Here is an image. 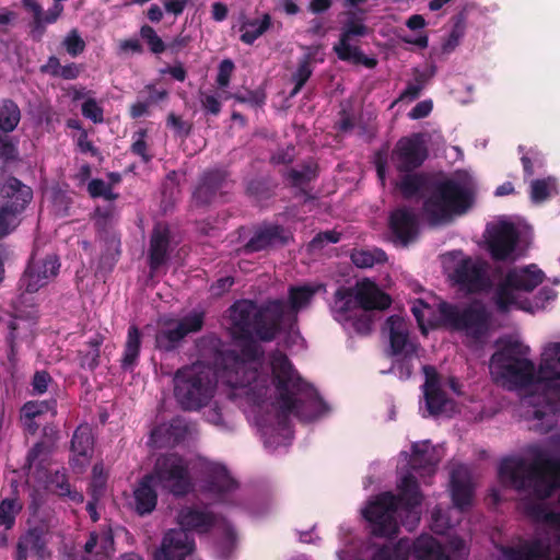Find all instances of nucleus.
<instances>
[{
  "instance_id": "1",
  "label": "nucleus",
  "mask_w": 560,
  "mask_h": 560,
  "mask_svg": "<svg viewBox=\"0 0 560 560\" xmlns=\"http://www.w3.org/2000/svg\"><path fill=\"white\" fill-rule=\"evenodd\" d=\"M224 380L235 394L256 407V421L266 448L276 451L292 440L289 416L314 421L326 415L328 408L315 389L304 383L288 357L271 352L266 362L254 360L235 362L225 371Z\"/></svg>"
},
{
  "instance_id": "2",
  "label": "nucleus",
  "mask_w": 560,
  "mask_h": 560,
  "mask_svg": "<svg viewBox=\"0 0 560 560\" xmlns=\"http://www.w3.org/2000/svg\"><path fill=\"white\" fill-rule=\"evenodd\" d=\"M319 288L291 287L288 303L272 300L257 306L248 300L238 301L229 310L226 327L234 339H242L245 342H253V337L272 340L280 329L293 327L296 314L310 305Z\"/></svg>"
},
{
  "instance_id": "3",
  "label": "nucleus",
  "mask_w": 560,
  "mask_h": 560,
  "mask_svg": "<svg viewBox=\"0 0 560 560\" xmlns=\"http://www.w3.org/2000/svg\"><path fill=\"white\" fill-rule=\"evenodd\" d=\"M194 469L202 474L201 491L206 498L219 503H236L237 483L223 465L206 458H198L192 463L176 453H167L156 458L153 471L149 476H152L155 485L162 489L180 497L192 489Z\"/></svg>"
},
{
  "instance_id": "4",
  "label": "nucleus",
  "mask_w": 560,
  "mask_h": 560,
  "mask_svg": "<svg viewBox=\"0 0 560 560\" xmlns=\"http://www.w3.org/2000/svg\"><path fill=\"white\" fill-rule=\"evenodd\" d=\"M240 340V353L236 349L221 352L217 358V369L213 370L205 362L198 361L189 366L179 369L174 376V396L177 402L186 410H199L213 398L217 383L220 381L230 388L231 397L248 400L235 394V388L224 378V373L235 362L260 360L258 347L255 342Z\"/></svg>"
},
{
  "instance_id": "5",
  "label": "nucleus",
  "mask_w": 560,
  "mask_h": 560,
  "mask_svg": "<svg viewBox=\"0 0 560 560\" xmlns=\"http://www.w3.org/2000/svg\"><path fill=\"white\" fill-rule=\"evenodd\" d=\"M527 460L521 456L501 460L500 481L516 491H525L538 500L549 499L560 488V458L535 444L529 445Z\"/></svg>"
},
{
  "instance_id": "6",
  "label": "nucleus",
  "mask_w": 560,
  "mask_h": 560,
  "mask_svg": "<svg viewBox=\"0 0 560 560\" xmlns=\"http://www.w3.org/2000/svg\"><path fill=\"white\" fill-rule=\"evenodd\" d=\"M180 528L168 530L162 541L161 548L155 552L154 560H184L192 552L195 544L189 530L206 533L214 529L222 535L220 542L221 556L228 555L235 541V533L225 520H219L206 509L186 506L177 516Z\"/></svg>"
},
{
  "instance_id": "7",
  "label": "nucleus",
  "mask_w": 560,
  "mask_h": 560,
  "mask_svg": "<svg viewBox=\"0 0 560 560\" xmlns=\"http://www.w3.org/2000/svg\"><path fill=\"white\" fill-rule=\"evenodd\" d=\"M422 493L419 482L412 474L405 475L398 485V494L381 493L375 501L363 510V517L370 523L371 533L377 537H392L398 533L396 514L402 510L415 521L420 517L416 509L421 505Z\"/></svg>"
},
{
  "instance_id": "8",
  "label": "nucleus",
  "mask_w": 560,
  "mask_h": 560,
  "mask_svg": "<svg viewBox=\"0 0 560 560\" xmlns=\"http://www.w3.org/2000/svg\"><path fill=\"white\" fill-rule=\"evenodd\" d=\"M530 349L514 337L501 339L500 348L491 355L490 369L499 378L525 388L538 378L534 362L528 358Z\"/></svg>"
},
{
  "instance_id": "9",
  "label": "nucleus",
  "mask_w": 560,
  "mask_h": 560,
  "mask_svg": "<svg viewBox=\"0 0 560 560\" xmlns=\"http://www.w3.org/2000/svg\"><path fill=\"white\" fill-rule=\"evenodd\" d=\"M474 202L472 190L454 180L438 183L423 201L422 211L431 225H440L452 220L454 214L465 213Z\"/></svg>"
},
{
  "instance_id": "10",
  "label": "nucleus",
  "mask_w": 560,
  "mask_h": 560,
  "mask_svg": "<svg viewBox=\"0 0 560 560\" xmlns=\"http://www.w3.org/2000/svg\"><path fill=\"white\" fill-rule=\"evenodd\" d=\"M438 310L446 326L475 340L483 338L489 331L491 314L481 301H474L464 307L441 302Z\"/></svg>"
},
{
  "instance_id": "11",
  "label": "nucleus",
  "mask_w": 560,
  "mask_h": 560,
  "mask_svg": "<svg viewBox=\"0 0 560 560\" xmlns=\"http://www.w3.org/2000/svg\"><path fill=\"white\" fill-rule=\"evenodd\" d=\"M452 284L466 294H479L491 285L489 265L478 257L465 256L455 262L450 273Z\"/></svg>"
},
{
  "instance_id": "12",
  "label": "nucleus",
  "mask_w": 560,
  "mask_h": 560,
  "mask_svg": "<svg viewBox=\"0 0 560 560\" xmlns=\"http://www.w3.org/2000/svg\"><path fill=\"white\" fill-rule=\"evenodd\" d=\"M0 195L9 199L8 203L0 208V237H3L19 224L18 214L31 201L32 190L19 179L10 177L0 187Z\"/></svg>"
},
{
  "instance_id": "13",
  "label": "nucleus",
  "mask_w": 560,
  "mask_h": 560,
  "mask_svg": "<svg viewBox=\"0 0 560 560\" xmlns=\"http://www.w3.org/2000/svg\"><path fill=\"white\" fill-rule=\"evenodd\" d=\"M427 158L428 150L420 133L400 138L390 154L392 163L400 173L417 170Z\"/></svg>"
},
{
  "instance_id": "14",
  "label": "nucleus",
  "mask_w": 560,
  "mask_h": 560,
  "mask_svg": "<svg viewBox=\"0 0 560 560\" xmlns=\"http://www.w3.org/2000/svg\"><path fill=\"white\" fill-rule=\"evenodd\" d=\"M203 325V313L194 311L180 319H171L156 334V347L173 350L189 334L197 332Z\"/></svg>"
},
{
  "instance_id": "15",
  "label": "nucleus",
  "mask_w": 560,
  "mask_h": 560,
  "mask_svg": "<svg viewBox=\"0 0 560 560\" xmlns=\"http://www.w3.org/2000/svg\"><path fill=\"white\" fill-rule=\"evenodd\" d=\"M451 552L431 535H421L411 542V555L417 560H466L465 542L460 538L451 541Z\"/></svg>"
},
{
  "instance_id": "16",
  "label": "nucleus",
  "mask_w": 560,
  "mask_h": 560,
  "mask_svg": "<svg viewBox=\"0 0 560 560\" xmlns=\"http://www.w3.org/2000/svg\"><path fill=\"white\" fill-rule=\"evenodd\" d=\"M520 241V232L512 222L502 221L489 231L488 250L495 261L514 259L513 254Z\"/></svg>"
},
{
  "instance_id": "17",
  "label": "nucleus",
  "mask_w": 560,
  "mask_h": 560,
  "mask_svg": "<svg viewBox=\"0 0 560 560\" xmlns=\"http://www.w3.org/2000/svg\"><path fill=\"white\" fill-rule=\"evenodd\" d=\"M59 267L58 258L54 255L44 258L34 255L20 280L21 287L30 293L37 292L56 277Z\"/></svg>"
},
{
  "instance_id": "18",
  "label": "nucleus",
  "mask_w": 560,
  "mask_h": 560,
  "mask_svg": "<svg viewBox=\"0 0 560 560\" xmlns=\"http://www.w3.org/2000/svg\"><path fill=\"white\" fill-rule=\"evenodd\" d=\"M383 332L387 334L392 355L412 358L417 346L410 340L407 322L399 315H390L384 323Z\"/></svg>"
},
{
  "instance_id": "19",
  "label": "nucleus",
  "mask_w": 560,
  "mask_h": 560,
  "mask_svg": "<svg viewBox=\"0 0 560 560\" xmlns=\"http://www.w3.org/2000/svg\"><path fill=\"white\" fill-rule=\"evenodd\" d=\"M389 229L394 236V242L407 246L418 236V218L411 209L398 208L389 215Z\"/></svg>"
},
{
  "instance_id": "20",
  "label": "nucleus",
  "mask_w": 560,
  "mask_h": 560,
  "mask_svg": "<svg viewBox=\"0 0 560 560\" xmlns=\"http://www.w3.org/2000/svg\"><path fill=\"white\" fill-rule=\"evenodd\" d=\"M352 298L362 311H384L392 304L389 294L382 291L375 282L364 279L352 288Z\"/></svg>"
},
{
  "instance_id": "21",
  "label": "nucleus",
  "mask_w": 560,
  "mask_h": 560,
  "mask_svg": "<svg viewBox=\"0 0 560 560\" xmlns=\"http://www.w3.org/2000/svg\"><path fill=\"white\" fill-rule=\"evenodd\" d=\"M425 382L423 384L425 406L431 416H439L447 402L445 392L440 386V376L432 365L422 368Z\"/></svg>"
},
{
  "instance_id": "22",
  "label": "nucleus",
  "mask_w": 560,
  "mask_h": 560,
  "mask_svg": "<svg viewBox=\"0 0 560 560\" xmlns=\"http://www.w3.org/2000/svg\"><path fill=\"white\" fill-rule=\"evenodd\" d=\"M451 495L455 508L460 511L471 505L474 488L468 470L459 466L451 472Z\"/></svg>"
},
{
  "instance_id": "23",
  "label": "nucleus",
  "mask_w": 560,
  "mask_h": 560,
  "mask_svg": "<svg viewBox=\"0 0 560 560\" xmlns=\"http://www.w3.org/2000/svg\"><path fill=\"white\" fill-rule=\"evenodd\" d=\"M546 387L552 401L533 411V419L539 421L537 430L544 434L550 432L557 423L556 415L560 411V381L547 384Z\"/></svg>"
},
{
  "instance_id": "24",
  "label": "nucleus",
  "mask_w": 560,
  "mask_h": 560,
  "mask_svg": "<svg viewBox=\"0 0 560 560\" xmlns=\"http://www.w3.org/2000/svg\"><path fill=\"white\" fill-rule=\"evenodd\" d=\"M498 550L502 560H545L549 553V547H545L541 539L525 541L517 547L501 545Z\"/></svg>"
},
{
  "instance_id": "25",
  "label": "nucleus",
  "mask_w": 560,
  "mask_h": 560,
  "mask_svg": "<svg viewBox=\"0 0 560 560\" xmlns=\"http://www.w3.org/2000/svg\"><path fill=\"white\" fill-rule=\"evenodd\" d=\"M190 428L184 419L176 418L170 423L156 427L151 433V442L155 446L176 444L190 434Z\"/></svg>"
},
{
  "instance_id": "26",
  "label": "nucleus",
  "mask_w": 560,
  "mask_h": 560,
  "mask_svg": "<svg viewBox=\"0 0 560 560\" xmlns=\"http://www.w3.org/2000/svg\"><path fill=\"white\" fill-rule=\"evenodd\" d=\"M411 455L408 465L411 470L433 474L440 462L435 448L430 441L416 442L411 446Z\"/></svg>"
},
{
  "instance_id": "27",
  "label": "nucleus",
  "mask_w": 560,
  "mask_h": 560,
  "mask_svg": "<svg viewBox=\"0 0 560 560\" xmlns=\"http://www.w3.org/2000/svg\"><path fill=\"white\" fill-rule=\"evenodd\" d=\"M505 277L506 283L511 284L515 291L532 292L542 283L545 273L536 265H529L521 269H512Z\"/></svg>"
},
{
  "instance_id": "28",
  "label": "nucleus",
  "mask_w": 560,
  "mask_h": 560,
  "mask_svg": "<svg viewBox=\"0 0 560 560\" xmlns=\"http://www.w3.org/2000/svg\"><path fill=\"white\" fill-rule=\"evenodd\" d=\"M537 373L538 380L546 385L560 381V342L545 347Z\"/></svg>"
},
{
  "instance_id": "29",
  "label": "nucleus",
  "mask_w": 560,
  "mask_h": 560,
  "mask_svg": "<svg viewBox=\"0 0 560 560\" xmlns=\"http://www.w3.org/2000/svg\"><path fill=\"white\" fill-rule=\"evenodd\" d=\"M30 556L38 560H45L49 556L46 541L36 530L27 532L18 542L15 560H26Z\"/></svg>"
},
{
  "instance_id": "30",
  "label": "nucleus",
  "mask_w": 560,
  "mask_h": 560,
  "mask_svg": "<svg viewBox=\"0 0 560 560\" xmlns=\"http://www.w3.org/2000/svg\"><path fill=\"white\" fill-rule=\"evenodd\" d=\"M288 240V235L284 230L278 225H269L260 228L255 235L246 244L245 252H259L267 248L270 245L277 243H284Z\"/></svg>"
},
{
  "instance_id": "31",
  "label": "nucleus",
  "mask_w": 560,
  "mask_h": 560,
  "mask_svg": "<svg viewBox=\"0 0 560 560\" xmlns=\"http://www.w3.org/2000/svg\"><path fill=\"white\" fill-rule=\"evenodd\" d=\"M168 229L164 225H156L153 230L150 242V268L152 271L158 270L167 257L168 248Z\"/></svg>"
},
{
  "instance_id": "32",
  "label": "nucleus",
  "mask_w": 560,
  "mask_h": 560,
  "mask_svg": "<svg viewBox=\"0 0 560 560\" xmlns=\"http://www.w3.org/2000/svg\"><path fill=\"white\" fill-rule=\"evenodd\" d=\"M153 483L155 481L152 479V476L147 475L133 491L136 511L140 515L151 513L156 506L158 495L152 488Z\"/></svg>"
},
{
  "instance_id": "33",
  "label": "nucleus",
  "mask_w": 560,
  "mask_h": 560,
  "mask_svg": "<svg viewBox=\"0 0 560 560\" xmlns=\"http://www.w3.org/2000/svg\"><path fill=\"white\" fill-rule=\"evenodd\" d=\"M55 411V401H28L21 409V421L30 433H35L39 428V419L45 413Z\"/></svg>"
},
{
  "instance_id": "34",
  "label": "nucleus",
  "mask_w": 560,
  "mask_h": 560,
  "mask_svg": "<svg viewBox=\"0 0 560 560\" xmlns=\"http://www.w3.org/2000/svg\"><path fill=\"white\" fill-rule=\"evenodd\" d=\"M411 555L409 538H400L396 542H385L377 546L371 560H408Z\"/></svg>"
},
{
  "instance_id": "35",
  "label": "nucleus",
  "mask_w": 560,
  "mask_h": 560,
  "mask_svg": "<svg viewBox=\"0 0 560 560\" xmlns=\"http://www.w3.org/2000/svg\"><path fill=\"white\" fill-rule=\"evenodd\" d=\"M85 552L91 556L90 560H106L114 552V539L109 530L100 534H92L84 546Z\"/></svg>"
},
{
  "instance_id": "36",
  "label": "nucleus",
  "mask_w": 560,
  "mask_h": 560,
  "mask_svg": "<svg viewBox=\"0 0 560 560\" xmlns=\"http://www.w3.org/2000/svg\"><path fill=\"white\" fill-rule=\"evenodd\" d=\"M436 73V67L431 65L425 70H420L419 68H415L412 70L413 80L407 82L405 90L400 93V101H415L417 100L422 90L427 86V84L431 81V79Z\"/></svg>"
},
{
  "instance_id": "37",
  "label": "nucleus",
  "mask_w": 560,
  "mask_h": 560,
  "mask_svg": "<svg viewBox=\"0 0 560 560\" xmlns=\"http://www.w3.org/2000/svg\"><path fill=\"white\" fill-rule=\"evenodd\" d=\"M225 184L224 173L221 171H213L207 173L199 186L194 192V198L199 203H208L214 197L217 190L221 189Z\"/></svg>"
},
{
  "instance_id": "38",
  "label": "nucleus",
  "mask_w": 560,
  "mask_h": 560,
  "mask_svg": "<svg viewBox=\"0 0 560 560\" xmlns=\"http://www.w3.org/2000/svg\"><path fill=\"white\" fill-rule=\"evenodd\" d=\"M72 452L75 454V462L84 465L92 453L93 433L88 424L80 425L72 438Z\"/></svg>"
},
{
  "instance_id": "39",
  "label": "nucleus",
  "mask_w": 560,
  "mask_h": 560,
  "mask_svg": "<svg viewBox=\"0 0 560 560\" xmlns=\"http://www.w3.org/2000/svg\"><path fill=\"white\" fill-rule=\"evenodd\" d=\"M140 346H141L140 331L136 326H130L128 329L124 355L121 359V366L124 370H132L135 368V365L138 363Z\"/></svg>"
},
{
  "instance_id": "40",
  "label": "nucleus",
  "mask_w": 560,
  "mask_h": 560,
  "mask_svg": "<svg viewBox=\"0 0 560 560\" xmlns=\"http://www.w3.org/2000/svg\"><path fill=\"white\" fill-rule=\"evenodd\" d=\"M331 313L334 318L345 327L350 322V290L346 287L336 291Z\"/></svg>"
},
{
  "instance_id": "41",
  "label": "nucleus",
  "mask_w": 560,
  "mask_h": 560,
  "mask_svg": "<svg viewBox=\"0 0 560 560\" xmlns=\"http://www.w3.org/2000/svg\"><path fill=\"white\" fill-rule=\"evenodd\" d=\"M387 260V255L383 249H352V265L358 268H372L376 264H383Z\"/></svg>"
},
{
  "instance_id": "42",
  "label": "nucleus",
  "mask_w": 560,
  "mask_h": 560,
  "mask_svg": "<svg viewBox=\"0 0 560 560\" xmlns=\"http://www.w3.org/2000/svg\"><path fill=\"white\" fill-rule=\"evenodd\" d=\"M557 194V180L553 177L535 179L530 184V198L535 203L544 202Z\"/></svg>"
},
{
  "instance_id": "43",
  "label": "nucleus",
  "mask_w": 560,
  "mask_h": 560,
  "mask_svg": "<svg viewBox=\"0 0 560 560\" xmlns=\"http://www.w3.org/2000/svg\"><path fill=\"white\" fill-rule=\"evenodd\" d=\"M21 118L18 105L10 101L3 100L0 102V129L4 132H10L15 129Z\"/></svg>"
},
{
  "instance_id": "44",
  "label": "nucleus",
  "mask_w": 560,
  "mask_h": 560,
  "mask_svg": "<svg viewBox=\"0 0 560 560\" xmlns=\"http://www.w3.org/2000/svg\"><path fill=\"white\" fill-rule=\"evenodd\" d=\"M62 11L63 5L58 2H55L46 12L42 9L39 18H36V23L32 27V36L39 40L45 33L46 25L55 23L61 15Z\"/></svg>"
},
{
  "instance_id": "45",
  "label": "nucleus",
  "mask_w": 560,
  "mask_h": 560,
  "mask_svg": "<svg viewBox=\"0 0 560 560\" xmlns=\"http://www.w3.org/2000/svg\"><path fill=\"white\" fill-rule=\"evenodd\" d=\"M270 26L269 15H265L262 20H255L246 22L242 27V42L253 44L259 36H261Z\"/></svg>"
},
{
  "instance_id": "46",
  "label": "nucleus",
  "mask_w": 560,
  "mask_h": 560,
  "mask_svg": "<svg viewBox=\"0 0 560 560\" xmlns=\"http://www.w3.org/2000/svg\"><path fill=\"white\" fill-rule=\"evenodd\" d=\"M528 514L536 521L560 528V512L549 510L540 503L528 506Z\"/></svg>"
},
{
  "instance_id": "47",
  "label": "nucleus",
  "mask_w": 560,
  "mask_h": 560,
  "mask_svg": "<svg viewBox=\"0 0 560 560\" xmlns=\"http://www.w3.org/2000/svg\"><path fill=\"white\" fill-rule=\"evenodd\" d=\"M513 291H515L514 288L506 283V277H504L503 281L499 283L493 296L494 303L500 312H508L510 306L514 304L515 296Z\"/></svg>"
},
{
  "instance_id": "48",
  "label": "nucleus",
  "mask_w": 560,
  "mask_h": 560,
  "mask_svg": "<svg viewBox=\"0 0 560 560\" xmlns=\"http://www.w3.org/2000/svg\"><path fill=\"white\" fill-rule=\"evenodd\" d=\"M101 343L102 339L100 337H95L91 339L86 350L79 351L80 364L82 368L93 370L98 364Z\"/></svg>"
},
{
  "instance_id": "49",
  "label": "nucleus",
  "mask_w": 560,
  "mask_h": 560,
  "mask_svg": "<svg viewBox=\"0 0 560 560\" xmlns=\"http://www.w3.org/2000/svg\"><path fill=\"white\" fill-rule=\"evenodd\" d=\"M424 184V179L419 174L406 173L398 185L402 196L407 199L416 196Z\"/></svg>"
},
{
  "instance_id": "50",
  "label": "nucleus",
  "mask_w": 560,
  "mask_h": 560,
  "mask_svg": "<svg viewBox=\"0 0 560 560\" xmlns=\"http://www.w3.org/2000/svg\"><path fill=\"white\" fill-rule=\"evenodd\" d=\"M49 486L60 495H70L73 501L82 502L83 495L78 492L71 493L70 485L63 472L56 471L49 479Z\"/></svg>"
},
{
  "instance_id": "51",
  "label": "nucleus",
  "mask_w": 560,
  "mask_h": 560,
  "mask_svg": "<svg viewBox=\"0 0 560 560\" xmlns=\"http://www.w3.org/2000/svg\"><path fill=\"white\" fill-rule=\"evenodd\" d=\"M62 47L71 57L81 55L85 49V42L78 30H71L61 42Z\"/></svg>"
},
{
  "instance_id": "52",
  "label": "nucleus",
  "mask_w": 560,
  "mask_h": 560,
  "mask_svg": "<svg viewBox=\"0 0 560 560\" xmlns=\"http://www.w3.org/2000/svg\"><path fill=\"white\" fill-rule=\"evenodd\" d=\"M21 505L12 499H5L0 503V526L10 528L14 524L15 515Z\"/></svg>"
},
{
  "instance_id": "53",
  "label": "nucleus",
  "mask_w": 560,
  "mask_h": 560,
  "mask_svg": "<svg viewBox=\"0 0 560 560\" xmlns=\"http://www.w3.org/2000/svg\"><path fill=\"white\" fill-rule=\"evenodd\" d=\"M359 312L360 314L352 308V328L362 336L369 335L372 331L373 319L369 311Z\"/></svg>"
},
{
  "instance_id": "54",
  "label": "nucleus",
  "mask_w": 560,
  "mask_h": 560,
  "mask_svg": "<svg viewBox=\"0 0 560 560\" xmlns=\"http://www.w3.org/2000/svg\"><path fill=\"white\" fill-rule=\"evenodd\" d=\"M140 35L153 54H161L165 50V44L151 26L143 25L140 30Z\"/></svg>"
},
{
  "instance_id": "55",
  "label": "nucleus",
  "mask_w": 560,
  "mask_h": 560,
  "mask_svg": "<svg viewBox=\"0 0 560 560\" xmlns=\"http://www.w3.org/2000/svg\"><path fill=\"white\" fill-rule=\"evenodd\" d=\"M88 191L93 198L103 197L106 200H114L116 198L112 186L102 179H92L88 185Z\"/></svg>"
},
{
  "instance_id": "56",
  "label": "nucleus",
  "mask_w": 560,
  "mask_h": 560,
  "mask_svg": "<svg viewBox=\"0 0 560 560\" xmlns=\"http://www.w3.org/2000/svg\"><path fill=\"white\" fill-rule=\"evenodd\" d=\"M82 115L92 120L93 122H102L103 117V108L98 105V103L92 98L88 97L81 106Z\"/></svg>"
},
{
  "instance_id": "57",
  "label": "nucleus",
  "mask_w": 560,
  "mask_h": 560,
  "mask_svg": "<svg viewBox=\"0 0 560 560\" xmlns=\"http://www.w3.org/2000/svg\"><path fill=\"white\" fill-rule=\"evenodd\" d=\"M105 485H106V474H105L104 467L102 464H96L93 467V476H92V483H91L92 494H93L94 499H97L98 497H101L103 494Z\"/></svg>"
},
{
  "instance_id": "58",
  "label": "nucleus",
  "mask_w": 560,
  "mask_h": 560,
  "mask_svg": "<svg viewBox=\"0 0 560 560\" xmlns=\"http://www.w3.org/2000/svg\"><path fill=\"white\" fill-rule=\"evenodd\" d=\"M220 97L228 100L229 97H231V95L229 93H223L222 95L218 96L214 94L201 93L200 103L207 112H209L212 115H218L221 110Z\"/></svg>"
},
{
  "instance_id": "59",
  "label": "nucleus",
  "mask_w": 560,
  "mask_h": 560,
  "mask_svg": "<svg viewBox=\"0 0 560 560\" xmlns=\"http://www.w3.org/2000/svg\"><path fill=\"white\" fill-rule=\"evenodd\" d=\"M339 241V234L334 231H326L315 236L308 244V248L312 253L320 250L325 244H335Z\"/></svg>"
},
{
  "instance_id": "60",
  "label": "nucleus",
  "mask_w": 560,
  "mask_h": 560,
  "mask_svg": "<svg viewBox=\"0 0 560 560\" xmlns=\"http://www.w3.org/2000/svg\"><path fill=\"white\" fill-rule=\"evenodd\" d=\"M465 26L458 21L454 24L447 39L443 43V50L450 52L459 44V39L464 36Z\"/></svg>"
},
{
  "instance_id": "61",
  "label": "nucleus",
  "mask_w": 560,
  "mask_h": 560,
  "mask_svg": "<svg viewBox=\"0 0 560 560\" xmlns=\"http://www.w3.org/2000/svg\"><path fill=\"white\" fill-rule=\"evenodd\" d=\"M521 162L523 165L524 177H532L534 175V164H541L540 153L536 150L530 149L527 152V154H524L521 158Z\"/></svg>"
},
{
  "instance_id": "62",
  "label": "nucleus",
  "mask_w": 560,
  "mask_h": 560,
  "mask_svg": "<svg viewBox=\"0 0 560 560\" xmlns=\"http://www.w3.org/2000/svg\"><path fill=\"white\" fill-rule=\"evenodd\" d=\"M312 73V70L310 68V62L307 60H303L296 70V72L293 75V80L295 82V88L292 91L291 95H295L301 88L304 85V83L307 81Z\"/></svg>"
},
{
  "instance_id": "63",
  "label": "nucleus",
  "mask_w": 560,
  "mask_h": 560,
  "mask_svg": "<svg viewBox=\"0 0 560 560\" xmlns=\"http://www.w3.org/2000/svg\"><path fill=\"white\" fill-rule=\"evenodd\" d=\"M316 168L313 165H306L301 171L291 170L289 177L294 185H301L315 177Z\"/></svg>"
},
{
  "instance_id": "64",
  "label": "nucleus",
  "mask_w": 560,
  "mask_h": 560,
  "mask_svg": "<svg viewBox=\"0 0 560 560\" xmlns=\"http://www.w3.org/2000/svg\"><path fill=\"white\" fill-rule=\"evenodd\" d=\"M145 131L141 130L135 135V141L131 145V150L135 154L141 156L143 162H149L151 155L148 154V147L144 140Z\"/></svg>"
}]
</instances>
